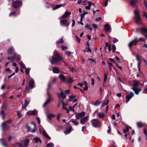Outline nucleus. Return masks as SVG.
I'll use <instances>...</instances> for the list:
<instances>
[{
	"mask_svg": "<svg viewBox=\"0 0 147 147\" xmlns=\"http://www.w3.org/2000/svg\"><path fill=\"white\" fill-rule=\"evenodd\" d=\"M62 58L60 56L57 51H55L53 52V56L49 59L51 64H55L59 61H62L64 64L65 66H69V65L66 63L65 61L62 60Z\"/></svg>",
	"mask_w": 147,
	"mask_h": 147,
	"instance_id": "obj_1",
	"label": "nucleus"
},
{
	"mask_svg": "<svg viewBox=\"0 0 147 147\" xmlns=\"http://www.w3.org/2000/svg\"><path fill=\"white\" fill-rule=\"evenodd\" d=\"M30 141V140L29 139H26L24 141V145H22L21 143H17L15 144L14 146L15 147H28Z\"/></svg>",
	"mask_w": 147,
	"mask_h": 147,
	"instance_id": "obj_2",
	"label": "nucleus"
},
{
	"mask_svg": "<svg viewBox=\"0 0 147 147\" xmlns=\"http://www.w3.org/2000/svg\"><path fill=\"white\" fill-rule=\"evenodd\" d=\"M135 16L134 18L137 24L140 23L141 19L139 15V13L137 10H135L134 11Z\"/></svg>",
	"mask_w": 147,
	"mask_h": 147,
	"instance_id": "obj_3",
	"label": "nucleus"
},
{
	"mask_svg": "<svg viewBox=\"0 0 147 147\" xmlns=\"http://www.w3.org/2000/svg\"><path fill=\"white\" fill-rule=\"evenodd\" d=\"M101 125V122L98 119H92V126L96 128L99 127Z\"/></svg>",
	"mask_w": 147,
	"mask_h": 147,
	"instance_id": "obj_4",
	"label": "nucleus"
},
{
	"mask_svg": "<svg viewBox=\"0 0 147 147\" xmlns=\"http://www.w3.org/2000/svg\"><path fill=\"white\" fill-rule=\"evenodd\" d=\"M47 94L48 96V97L45 101L43 105V106L45 107L47 104L49 103L51 101H53V100H52V97L49 92L47 90Z\"/></svg>",
	"mask_w": 147,
	"mask_h": 147,
	"instance_id": "obj_5",
	"label": "nucleus"
},
{
	"mask_svg": "<svg viewBox=\"0 0 147 147\" xmlns=\"http://www.w3.org/2000/svg\"><path fill=\"white\" fill-rule=\"evenodd\" d=\"M39 131L40 133H41L42 131V133L43 135L47 139H48L49 140H50L51 139L50 137L47 134L46 132L44 129L41 126V127L39 128Z\"/></svg>",
	"mask_w": 147,
	"mask_h": 147,
	"instance_id": "obj_6",
	"label": "nucleus"
},
{
	"mask_svg": "<svg viewBox=\"0 0 147 147\" xmlns=\"http://www.w3.org/2000/svg\"><path fill=\"white\" fill-rule=\"evenodd\" d=\"M137 32H140L143 35V34H145L147 33V27H142L140 28H137L136 30Z\"/></svg>",
	"mask_w": 147,
	"mask_h": 147,
	"instance_id": "obj_7",
	"label": "nucleus"
},
{
	"mask_svg": "<svg viewBox=\"0 0 147 147\" xmlns=\"http://www.w3.org/2000/svg\"><path fill=\"white\" fill-rule=\"evenodd\" d=\"M22 5V2L21 1L18 0L16 1L13 4V7L16 9L20 7Z\"/></svg>",
	"mask_w": 147,
	"mask_h": 147,
	"instance_id": "obj_8",
	"label": "nucleus"
},
{
	"mask_svg": "<svg viewBox=\"0 0 147 147\" xmlns=\"http://www.w3.org/2000/svg\"><path fill=\"white\" fill-rule=\"evenodd\" d=\"M14 58H16L17 60L18 61L20 60V57L19 55H17L16 53H14V57H9L8 58V59L9 60H11V61L13 63V59Z\"/></svg>",
	"mask_w": 147,
	"mask_h": 147,
	"instance_id": "obj_9",
	"label": "nucleus"
},
{
	"mask_svg": "<svg viewBox=\"0 0 147 147\" xmlns=\"http://www.w3.org/2000/svg\"><path fill=\"white\" fill-rule=\"evenodd\" d=\"M85 115V112L83 111L82 113H78L77 115H76V117L77 119H79L84 117Z\"/></svg>",
	"mask_w": 147,
	"mask_h": 147,
	"instance_id": "obj_10",
	"label": "nucleus"
},
{
	"mask_svg": "<svg viewBox=\"0 0 147 147\" xmlns=\"http://www.w3.org/2000/svg\"><path fill=\"white\" fill-rule=\"evenodd\" d=\"M138 42V40L137 38L134 39L129 43L128 46L129 47H131L133 45H136L137 44Z\"/></svg>",
	"mask_w": 147,
	"mask_h": 147,
	"instance_id": "obj_11",
	"label": "nucleus"
},
{
	"mask_svg": "<svg viewBox=\"0 0 147 147\" xmlns=\"http://www.w3.org/2000/svg\"><path fill=\"white\" fill-rule=\"evenodd\" d=\"M85 48L86 50H84L83 51V52H86L88 51L90 53L91 52V49L89 48V41H86Z\"/></svg>",
	"mask_w": 147,
	"mask_h": 147,
	"instance_id": "obj_12",
	"label": "nucleus"
},
{
	"mask_svg": "<svg viewBox=\"0 0 147 147\" xmlns=\"http://www.w3.org/2000/svg\"><path fill=\"white\" fill-rule=\"evenodd\" d=\"M57 94L58 95L59 98H61L62 99H64L66 97V95L63 92H61L59 93H57Z\"/></svg>",
	"mask_w": 147,
	"mask_h": 147,
	"instance_id": "obj_13",
	"label": "nucleus"
},
{
	"mask_svg": "<svg viewBox=\"0 0 147 147\" xmlns=\"http://www.w3.org/2000/svg\"><path fill=\"white\" fill-rule=\"evenodd\" d=\"M37 113V111L36 110L33 111H29L27 113L28 115H35Z\"/></svg>",
	"mask_w": 147,
	"mask_h": 147,
	"instance_id": "obj_14",
	"label": "nucleus"
},
{
	"mask_svg": "<svg viewBox=\"0 0 147 147\" xmlns=\"http://www.w3.org/2000/svg\"><path fill=\"white\" fill-rule=\"evenodd\" d=\"M88 117L86 116L81 119L80 121V123L82 125H84L88 120Z\"/></svg>",
	"mask_w": 147,
	"mask_h": 147,
	"instance_id": "obj_15",
	"label": "nucleus"
},
{
	"mask_svg": "<svg viewBox=\"0 0 147 147\" xmlns=\"http://www.w3.org/2000/svg\"><path fill=\"white\" fill-rule=\"evenodd\" d=\"M104 29L107 32H109L110 31L111 27L109 24H107L104 25Z\"/></svg>",
	"mask_w": 147,
	"mask_h": 147,
	"instance_id": "obj_16",
	"label": "nucleus"
},
{
	"mask_svg": "<svg viewBox=\"0 0 147 147\" xmlns=\"http://www.w3.org/2000/svg\"><path fill=\"white\" fill-rule=\"evenodd\" d=\"M14 50L13 47L11 46L9 47L7 50V53L8 54H11L13 51Z\"/></svg>",
	"mask_w": 147,
	"mask_h": 147,
	"instance_id": "obj_17",
	"label": "nucleus"
},
{
	"mask_svg": "<svg viewBox=\"0 0 147 147\" xmlns=\"http://www.w3.org/2000/svg\"><path fill=\"white\" fill-rule=\"evenodd\" d=\"M71 14V13L69 12L66 11L64 14L62 16L63 18H65L69 16Z\"/></svg>",
	"mask_w": 147,
	"mask_h": 147,
	"instance_id": "obj_18",
	"label": "nucleus"
},
{
	"mask_svg": "<svg viewBox=\"0 0 147 147\" xmlns=\"http://www.w3.org/2000/svg\"><path fill=\"white\" fill-rule=\"evenodd\" d=\"M132 89L134 92L135 94H138L141 91V89L140 88H137L134 87L132 88Z\"/></svg>",
	"mask_w": 147,
	"mask_h": 147,
	"instance_id": "obj_19",
	"label": "nucleus"
},
{
	"mask_svg": "<svg viewBox=\"0 0 147 147\" xmlns=\"http://www.w3.org/2000/svg\"><path fill=\"white\" fill-rule=\"evenodd\" d=\"M56 80V79L55 78H54L49 84L48 85V87L47 89V90L48 91L49 89L51 88V84L54 83L55 82Z\"/></svg>",
	"mask_w": 147,
	"mask_h": 147,
	"instance_id": "obj_20",
	"label": "nucleus"
},
{
	"mask_svg": "<svg viewBox=\"0 0 147 147\" xmlns=\"http://www.w3.org/2000/svg\"><path fill=\"white\" fill-rule=\"evenodd\" d=\"M34 80L33 79H32L29 82V85L30 88H32L34 87Z\"/></svg>",
	"mask_w": 147,
	"mask_h": 147,
	"instance_id": "obj_21",
	"label": "nucleus"
},
{
	"mask_svg": "<svg viewBox=\"0 0 147 147\" xmlns=\"http://www.w3.org/2000/svg\"><path fill=\"white\" fill-rule=\"evenodd\" d=\"M67 22V20L66 19L61 20L60 21V23L62 26H65V24Z\"/></svg>",
	"mask_w": 147,
	"mask_h": 147,
	"instance_id": "obj_22",
	"label": "nucleus"
},
{
	"mask_svg": "<svg viewBox=\"0 0 147 147\" xmlns=\"http://www.w3.org/2000/svg\"><path fill=\"white\" fill-rule=\"evenodd\" d=\"M138 1L139 0H131L130 3L132 6H134L136 5L137 3H138Z\"/></svg>",
	"mask_w": 147,
	"mask_h": 147,
	"instance_id": "obj_23",
	"label": "nucleus"
},
{
	"mask_svg": "<svg viewBox=\"0 0 147 147\" xmlns=\"http://www.w3.org/2000/svg\"><path fill=\"white\" fill-rule=\"evenodd\" d=\"M1 144L4 147H7L6 143L4 139L1 138L0 140Z\"/></svg>",
	"mask_w": 147,
	"mask_h": 147,
	"instance_id": "obj_24",
	"label": "nucleus"
},
{
	"mask_svg": "<svg viewBox=\"0 0 147 147\" xmlns=\"http://www.w3.org/2000/svg\"><path fill=\"white\" fill-rule=\"evenodd\" d=\"M106 47L105 48V52H106V47H108V49L109 51H111V45L110 44H109L108 42H106L105 44Z\"/></svg>",
	"mask_w": 147,
	"mask_h": 147,
	"instance_id": "obj_25",
	"label": "nucleus"
},
{
	"mask_svg": "<svg viewBox=\"0 0 147 147\" xmlns=\"http://www.w3.org/2000/svg\"><path fill=\"white\" fill-rule=\"evenodd\" d=\"M20 13V12L16 13L14 11L11 12L9 14V16H13L14 17L16 16L19 15Z\"/></svg>",
	"mask_w": 147,
	"mask_h": 147,
	"instance_id": "obj_26",
	"label": "nucleus"
},
{
	"mask_svg": "<svg viewBox=\"0 0 147 147\" xmlns=\"http://www.w3.org/2000/svg\"><path fill=\"white\" fill-rule=\"evenodd\" d=\"M72 129V127L71 126L69 128L66 129L64 131V133L66 134L70 133Z\"/></svg>",
	"mask_w": 147,
	"mask_h": 147,
	"instance_id": "obj_27",
	"label": "nucleus"
},
{
	"mask_svg": "<svg viewBox=\"0 0 147 147\" xmlns=\"http://www.w3.org/2000/svg\"><path fill=\"white\" fill-rule=\"evenodd\" d=\"M34 140L36 143H38L39 142L40 144H41L42 142V140L41 139L38 137H36L34 138Z\"/></svg>",
	"mask_w": 147,
	"mask_h": 147,
	"instance_id": "obj_28",
	"label": "nucleus"
},
{
	"mask_svg": "<svg viewBox=\"0 0 147 147\" xmlns=\"http://www.w3.org/2000/svg\"><path fill=\"white\" fill-rule=\"evenodd\" d=\"M30 102V101H28L26 99L25 100V103L24 105L22 107L23 108L25 109Z\"/></svg>",
	"mask_w": 147,
	"mask_h": 147,
	"instance_id": "obj_29",
	"label": "nucleus"
},
{
	"mask_svg": "<svg viewBox=\"0 0 147 147\" xmlns=\"http://www.w3.org/2000/svg\"><path fill=\"white\" fill-rule=\"evenodd\" d=\"M70 122L73 123L74 125H77L79 124V122L74 119H71L70 121Z\"/></svg>",
	"mask_w": 147,
	"mask_h": 147,
	"instance_id": "obj_30",
	"label": "nucleus"
},
{
	"mask_svg": "<svg viewBox=\"0 0 147 147\" xmlns=\"http://www.w3.org/2000/svg\"><path fill=\"white\" fill-rule=\"evenodd\" d=\"M47 117L49 119H51L52 118L54 117L55 115L54 114H47Z\"/></svg>",
	"mask_w": 147,
	"mask_h": 147,
	"instance_id": "obj_31",
	"label": "nucleus"
},
{
	"mask_svg": "<svg viewBox=\"0 0 147 147\" xmlns=\"http://www.w3.org/2000/svg\"><path fill=\"white\" fill-rule=\"evenodd\" d=\"M132 98V96L130 95H128L126 96V103H127Z\"/></svg>",
	"mask_w": 147,
	"mask_h": 147,
	"instance_id": "obj_32",
	"label": "nucleus"
},
{
	"mask_svg": "<svg viewBox=\"0 0 147 147\" xmlns=\"http://www.w3.org/2000/svg\"><path fill=\"white\" fill-rule=\"evenodd\" d=\"M59 77L61 80L63 82H65V79L64 76L62 74H60L59 75Z\"/></svg>",
	"mask_w": 147,
	"mask_h": 147,
	"instance_id": "obj_33",
	"label": "nucleus"
},
{
	"mask_svg": "<svg viewBox=\"0 0 147 147\" xmlns=\"http://www.w3.org/2000/svg\"><path fill=\"white\" fill-rule=\"evenodd\" d=\"M0 115L2 116V119H4L5 117V113L4 111L3 110H1L0 111Z\"/></svg>",
	"mask_w": 147,
	"mask_h": 147,
	"instance_id": "obj_34",
	"label": "nucleus"
},
{
	"mask_svg": "<svg viewBox=\"0 0 147 147\" xmlns=\"http://www.w3.org/2000/svg\"><path fill=\"white\" fill-rule=\"evenodd\" d=\"M99 117L100 118H103L105 117L104 114L103 113H100L98 115Z\"/></svg>",
	"mask_w": 147,
	"mask_h": 147,
	"instance_id": "obj_35",
	"label": "nucleus"
},
{
	"mask_svg": "<svg viewBox=\"0 0 147 147\" xmlns=\"http://www.w3.org/2000/svg\"><path fill=\"white\" fill-rule=\"evenodd\" d=\"M53 71L54 73H58L59 72V70L57 67H53Z\"/></svg>",
	"mask_w": 147,
	"mask_h": 147,
	"instance_id": "obj_36",
	"label": "nucleus"
},
{
	"mask_svg": "<svg viewBox=\"0 0 147 147\" xmlns=\"http://www.w3.org/2000/svg\"><path fill=\"white\" fill-rule=\"evenodd\" d=\"M101 102V101L100 102H99V101L98 100H96L95 102L94 103V104H92V105H94L96 106H97L99 105H100Z\"/></svg>",
	"mask_w": 147,
	"mask_h": 147,
	"instance_id": "obj_37",
	"label": "nucleus"
},
{
	"mask_svg": "<svg viewBox=\"0 0 147 147\" xmlns=\"http://www.w3.org/2000/svg\"><path fill=\"white\" fill-rule=\"evenodd\" d=\"M6 126V122H3L1 124V127L3 131L5 130Z\"/></svg>",
	"mask_w": 147,
	"mask_h": 147,
	"instance_id": "obj_38",
	"label": "nucleus"
},
{
	"mask_svg": "<svg viewBox=\"0 0 147 147\" xmlns=\"http://www.w3.org/2000/svg\"><path fill=\"white\" fill-rule=\"evenodd\" d=\"M137 125L138 127L139 128L142 127L143 126L142 124L140 122H138L137 123Z\"/></svg>",
	"mask_w": 147,
	"mask_h": 147,
	"instance_id": "obj_39",
	"label": "nucleus"
},
{
	"mask_svg": "<svg viewBox=\"0 0 147 147\" xmlns=\"http://www.w3.org/2000/svg\"><path fill=\"white\" fill-rule=\"evenodd\" d=\"M88 3H89V6H86L85 8L86 9H90V6L92 5V3L91 2H90L89 1H88Z\"/></svg>",
	"mask_w": 147,
	"mask_h": 147,
	"instance_id": "obj_40",
	"label": "nucleus"
},
{
	"mask_svg": "<svg viewBox=\"0 0 147 147\" xmlns=\"http://www.w3.org/2000/svg\"><path fill=\"white\" fill-rule=\"evenodd\" d=\"M54 146V144L52 142L49 143L47 145V147H53Z\"/></svg>",
	"mask_w": 147,
	"mask_h": 147,
	"instance_id": "obj_41",
	"label": "nucleus"
},
{
	"mask_svg": "<svg viewBox=\"0 0 147 147\" xmlns=\"http://www.w3.org/2000/svg\"><path fill=\"white\" fill-rule=\"evenodd\" d=\"M139 82L137 81H136L134 83L133 86L134 87H137L138 86Z\"/></svg>",
	"mask_w": 147,
	"mask_h": 147,
	"instance_id": "obj_42",
	"label": "nucleus"
},
{
	"mask_svg": "<svg viewBox=\"0 0 147 147\" xmlns=\"http://www.w3.org/2000/svg\"><path fill=\"white\" fill-rule=\"evenodd\" d=\"M19 64L22 68L26 69V67L25 64L22 62H21L19 63Z\"/></svg>",
	"mask_w": 147,
	"mask_h": 147,
	"instance_id": "obj_43",
	"label": "nucleus"
},
{
	"mask_svg": "<svg viewBox=\"0 0 147 147\" xmlns=\"http://www.w3.org/2000/svg\"><path fill=\"white\" fill-rule=\"evenodd\" d=\"M129 131V129L127 126L126 127V128L125 129H123V132L124 133H125L127 132L128 131Z\"/></svg>",
	"mask_w": 147,
	"mask_h": 147,
	"instance_id": "obj_44",
	"label": "nucleus"
},
{
	"mask_svg": "<svg viewBox=\"0 0 147 147\" xmlns=\"http://www.w3.org/2000/svg\"><path fill=\"white\" fill-rule=\"evenodd\" d=\"M30 69V68H27L25 71V72L27 75H29V71Z\"/></svg>",
	"mask_w": 147,
	"mask_h": 147,
	"instance_id": "obj_45",
	"label": "nucleus"
},
{
	"mask_svg": "<svg viewBox=\"0 0 147 147\" xmlns=\"http://www.w3.org/2000/svg\"><path fill=\"white\" fill-rule=\"evenodd\" d=\"M74 81V80L73 79L71 78H69L68 79L67 82L68 83H70Z\"/></svg>",
	"mask_w": 147,
	"mask_h": 147,
	"instance_id": "obj_46",
	"label": "nucleus"
},
{
	"mask_svg": "<svg viewBox=\"0 0 147 147\" xmlns=\"http://www.w3.org/2000/svg\"><path fill=\"white\" fill-rule=\"evenodd\" d=\"M61 7V5L60 4H58V5H56L55 8H54V10H55V9H57L59 8L60 7Z\"/></svg>",
	"mask_w": 147,
	"mask_h": 147,
	"instance_id": "obj_47",
	"label": "nucleus"
},
{
	"mask_svg": "<svg viewBox=\"0 0 147 147\" xmlns=\"http://www.w3.org/2000/svg\"><path fill=\"white\" fill-rule=\"evenodd\" d=\"M71 53V52L69 51H67L65 53V55H66L68 57H70V54Z\"/></svg>",
	"mask_w": 147,
	"mask_h": 147,
	"instance_id": "obj_48",
	"label": "nucleus"
},
{
	"mask_svg": "<svg viewBox=\"0 0 147 147\" xmlns=\"http://www.w3.org/2000/svg\"><path fill=\"white\" fill-rule=\"evenodd\" d=\"M107 80V75L106 73H105L104 74V82H105Z\"/></svg>",
	"mask_w": 147,
	"mask_h": 147,
	"instance_id": "obj_49",
	"label": "nucleus"
},
{
	"mask_svg": "<svg viewBox=\"0 0 147 147\" xmlns=\"http://www.w3.org/2000/svg\"><path fill=\"white\" fill-rule=\"evenodd\" d=\"M75 38L76 41L78 42H80V40L78 36H76L75 37Z\"/></svg>",
	"mask_w": 147,
	"mask_h": 147,
	"instance_id": "obj_50",
	"label": "nucleus"
},
{
	"mask_svg": "<svg viewBox=\"0 0 147 147\" xmlns=\"http://www.w3.org/2000/svg\"><path fill=\"white\" fill-rule=\"evenodd\" d=\"M113 50L112 52H114L116 49V47L115 45H113L112 46Z\"/></svg>",
	"mask_w": 147,
	"mask_h": 147,
	"instance_id": "obj_51",
	"label": "nucleus"
},
{
	"mask_svg": "<svg viewBox=\"0 0 147 147\" xmlns=\"http://www.w3.org/2000/svg\"><path fill=\"white\" fill-rule=\"evenodd\" d=\"M63 41L62 39V38H61L60 40H58L56 42V44H57V43H62L63 42Z\"/></svg>",
	"mask_w": 147,
	"mask_h": 147,
	"instance_id": "obj_52",
	"label": "nucleus"
},
{
	"mask_svg": "<svg viewBox=\"0 0 147 147\" xmlns=\"http://www.w3.org/2000/svg\"><path fill=\"white\" fill-rule=\"evenodd\" d=\"M76 96L74 95L70 96L69 97V100H71L73 99Z\"/></svg>",
	"mask_w": 147,
	"mask_h": 147,
	"instance_id": "obj_53",
	"label": "nucleus"
},
{
	"mask_svg": "<svg viewBox=\"0 0 147 147\" xmlns=\"http://www.w3.org/2000/svg\"><path fill=\"white\" fill-rule=\"evenodd\" d=\"M84 84L85 85V87H84V90H87L88 89L87 86L86 85V82L85 81H84Z\"/></svg>",
	"mask_w": 147,
	"mask_h": 147,
	"instance_id": "obj_54",
	"label": "nucleus"
},
{
	"mask_svg": "<svg viewBox=\"0 0 147 147\" xmlns=\"http://www.w3.org/2000/svg\"><path fill=\"white\" fill-rule=\"evenodd\" d=\"M17 115L19 118H20L21 117L22 115V114L20 111H18L17 112Z\"/></svg>",
	"mask_w": 147,
	"mask_h": 147,
	"instance_id": "obj_55",
	"label": "nucleus"
},
{
	"mask_svg": "<svg viewBox=\"0 0 147 147\" xmlns=\"http://www.w3.org/2000/svg\"><path fill=\"white\" fill-rule=\"evenodd\" d=\"M143 16L145 17L147 19V13H146L145 11H144L143 12Z\"/></svg>",
	"mask_w": 147,
	"mask_h": 147,
	"instance_id": "obj_56",
	"label": "nucleus"
},
{
	"mask_svg": "<svg viewBox=\"0 0 147 147\" xmlns=\"http://www.w3.org/2000/svg\"><path fill=\"white\" fill-rule=\"evenodd\" d=\"M108 0H106L104 2V5L105 7H106L107 5L108 4Z\"/></svg>",
	"mask_w": 147,
	"mask_h": 147,
	"instance_id": "obj_57",
	"label": "nucleus"
},
{
	"mask_svg": "<svg viewBox=\"0 0 147 147\" xmlns=\"http://www.w3.org/2000/svg\"><path fill=\"white\" fill-rule=\"evenodd\" d=\"M108 127L109 129L107 130V132L108 133H110L111 131V126H108Z\"/></svg>",
	"mask_w": 147,
	"mask_h": 147,
	"instance_id": "obj_58",
	"label": "nucleus"
},
{
	"mask_svg": "<svg viewBox=\"0 0 147 147\" xmlns=\"http://www.w3.org/2000/svg\"><path fill=\"white\" fill-rule=\"evenodd\" d=\"M140 62H138V70L140 72Z\"/></svg>",
	"mask_w": 147,
	"mask_h": 147,
	"instance_id": "obj_59",
	"label": "nucleus"
},
{
	"mask_svg": "<svg viewBox=\"0 0 147 147\" xmlns=\"http://www.w3.org/2000/svg\"><path fill=\"white\" fill-rule=\"evenodd\" d=\"M61 47L63 50H65L67 49V47L66 46H61Z\"/></svg>",
	"mask_w": 147,
	"mask_h": 147,
	"instance_id": "obj_60",
	"label": "nucleus"
},
{
	"mask_svg": "<svg viewBox=\"0 0 147 147\" xmlns=\"http://www.w3.org/2000/svg\"><path fill=\"white\" fill-rule=\"evenodd\" d=\"M36 129H37L36 127H34V129L31 130V132L33 133L35 132L36 131Z\"/></svg>",
	"mask_w": 147,
	"mask_h": 147,
	"instance_id": "obj_61",
	"label": "nucleus"
},
{
	"mask_svg": "<svg viewBox=\"0 0 147 147\" xmlns=\"http://www.w3.org/2000/svg\"><path fill=\"white\" fill-rule=\"evenodd\" d=\"M109 60L111 61L112 62H113V63H115V62H116V61H115L114 60V59H113L111 58H110V59H109Z\"/></svg>",
	"mask_w": 147,
	"mask_h": 147,
	"instance_id": "obj_62",
	"label": "nucleus"
},
{
	"mask_svg": "<svg viewBox=\"0 0 147 147\" xmlns=\"http://www.w3.org/2000/svg\"><path fill=\"white\" fill-rule=\"evenodd\" d=\"M72 23L71 26L72 27H74L75 25V21L73 19L72 20Z\"/></svg>",
	"mask_w": 147,
	"mask_h": 147,
	"instance_id": "obj_63",
	"label": "nucleus"
},
{
	"mask_svg": "<svg viewBox=\"0 0 147 147\" xmlns=\"http://www.w3.org/2000/svg\"><path fill=\"white\" fill-rule=\"evenodd\" d=\"M136 58L137 60L138 61V62H140V57L138 55H137L136 56Z\"/></svg>",
	"mask_w": 147,
	"mask_h": 147,
	"instance_id": "obj_64",
	"label": "nucleus"
}]
</instances>
